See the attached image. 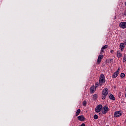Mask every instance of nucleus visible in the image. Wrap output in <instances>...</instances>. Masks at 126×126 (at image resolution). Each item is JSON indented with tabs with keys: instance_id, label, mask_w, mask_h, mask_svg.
Returning a JSON list of instances; mask_svg holds the SVG:
<instances>
[{
	"instance_id": "nucleus-1",
	"label": "nucleus",
	"mask_w": 126,
	"mask_h": 126,
	"mask_svg": "<svg viewBox=\"0 0 126 126\" xmlns=\"http://www.w3.org/2000/svg\"><path fill=\"white\" fill-rule=\"evenodd\" d=\"M108 93H109V91L108 90V89L105 88L103 90L102 96V100H104V99H105L106 96H107V95H108Z\"/></svg>"
},
{
	"instance_id": "nucleus-2",
	"label": "nucleus",
	"mask_w": 126,
	"mask_h": 126,
	"mask_svg": "<svg viewBox=\"0 0 126 126\" xmlns=\"http://www.w3.org/2000/svg\"><path fill=\"white\" fill-rule=\"evenodd\" d=\"M105 76L104 75H101L99 78V84L102 85L103 83H105Z\"/></svg>"
},
{
	"instance_id": "nucleus-3",
	"label": "nucleus",
	"mask_w": 126,
	"mask_h": 126,
	"mask_svg": "<svg viewBox=\"0 0 126 126\" xmlns=\"http://www.w3.org/2000/svg\"><path fill=\"white\" fill-rule=\"evenodd\" d=\"M123 115V112L122 111H116L114 113V117L115 118H120L121 116Z\"/></svg>"
},
{
	"instance_id": "nucleus-4",
	"label": "nucleus",
	"mask_w": 126,
	"mask_h": 126,
	"mask_svg": "<svg viewBox=\"0 0 126 126\" xmlns=\"http://www.w3.org/2000/svg\"><path fill=\"white\" fill-rule=\"evenodd\" d=\"M102 108H103V106H102V105H101V104L98 105L95 108V112H96V113H99V112H100L102 110Z\"/></svg>"
},
{
	"instance_id": "nucleus-5",
	"label": "nucleus",
	"mask_w": 126,
	"mask_h": 126,
	"mask_svg": "<svg viewBox=\"0 0 126 126\" xmlns=\"http://www.w3.org/2000/svg\"><path fill=\"white\" fill-rule=\"evenodd\" d=\"M101 111L103 114H107V112L109 111V107L105 105L103 107Z\"/></svg>"
},
{
	"instance_id": "nucleus-6",
	"label": "nucleus",
	"mask_w": 126,
	"mask_h": 126,
	"mask_svg": "<svg viewBox=\"0 0 126 126\" xmlns=\"http://www.w3.org/2000/svg\"><path fill=\"white\" fill-rule=\"evenodd\" d=\"M120 70H121V69L119 68L118 69L116 72H114L113 74L112 75V77L113 78H116L119 75V73H120Z\"/></svg>"
},
{
	"instance_id": "nucleus-7",
	"label": "nucleus",
	"mask_w": 126,
	"mask_h": 126,
	"mask_svg": "<svg viewBox=\"0 0 126 126\" xmlns=\"http://www.w3.org/2000/svg\"><path fill=\"white\" fill-rule=\"evenodd\" d=\"M120 27H121V28H123V29H125V28H126V22H121L119 24Z\"/></svg>"
},
{
	"instance_id": "nucleus-8",
	"label": "nucleus",
	"mask_w": 126,
	"mask_h": 126,
	"mask_svg": "<svg viewBox=\"0 0 126 126\" xmlns=\"http://www.w3.org/2000/svg\"><path fill=\"white\" fill-rule=\"evenodd\" d=\"M104 58V55H100L98 56L97 63H101V61H102V59Z\"/></svg>"
},
{
	"instance_id": "nucleus-9",
	"label": "nucleus",
	"mask_w": 126,
	"mask_h": 126,
	"mask_svg": "<svg viewBox=\"0 0 126 126\" xmlns=\"http://www.w3.org/2000/svg\"><path fill=\"white\" fill-rule=\"evenodd\" d=\"M107 48H108V45H104L103 47H102L101 50L100 51V54H103V53H104V52H105V49H107Z\"/></svg>"
},
{
	"instance_id": "nucleus-10",
	"label": "nucleus",
	"mask_w": 126,
	"mask_h": 126,
	"mask_svg": "<svg viewBox=\"0 0 126 126\" xmlns=\"http://www.w3.org/2000/svg\"><path fill=\"white\" fill-rule=\"evenodd\" d=\"M96 91V88L94 86H92V87L90 88V92L91 93H94L95 91Z\"/></svg>"
},
{
	"instance_id": "nucleus-11",
	"label": "nucleus",
	"mask_w": 126,
	"mask_h": 126,
	"mask_svg": "<svg viewBox=\"0 0 126 126\" xmlns=\"http://www.w3.org/2000/svg\"><path fill=\"white\" fill-rule=\"evenodd\" d=\"M78 120H79V121H84V120H85V118H84V116L81 115L78 117Z\"/></svg>"
},
{
	"instance_id": "nucleus-12",
	"label": "nucleus",
	"mask_w": 126,
	"mask_h": 126,
	"mask_svg": "<svg viewBox=\"0 0 126 126\" xmlns=\"http://www.w3.org/2000/svg\"><path fill=\"white\" fill-rule=\"evenodd\" d=\"M120 48L121 49V51L123 52V50H124V48H125V44L121 43L120 45Z\"/></svg>"
},
{
	"instance_id": "nucleus-13",
	"label": "nucleus",
	"mask_w": 126,
	"mask_h": 126,
	"mask_svg": "<svg viewBox=\"0 0 126 126\" xmlns=\"http://www.w3.org/2000/svg\"><path fill=\"white\" fill-rule=\"evenodd\" d=\"M117 57L118 58H122V53L120 51H117Z\"/></svg>"
},
{
	"instance_id": "nucleus-14",
	"label": "nucleus",
	"mask_w": 126,
	"mask_h": 126,
	"mask_svg": "<svg viewBox=\"0 0 126 126\" xmlns=\"http://www.w3.org/2000/svg\"><path fill=\"white\" fill-rule=\"evenodd\" d=\"M109 98L111 100H115V97L113 95V94H111L110 95H109Z\"/></svg>"
},
{
	"instance_id": "nucleus-15",
	"label": "nucleus",
	"mask_w": 126,
	"mask_h": 126,
	"mask_svg": "<svg viewBox=\"0 0 126 126\" xmlns=\"http://www.w3.org/2000/svg\"><path fill=\"white\" fill-rule=\"evenodd\" d=\"M80 114V109H79L77 110V112H76V116H78Z\"/></svg>"
},
{
	"instance_id": "nucleus-16",
	"label": "nucleus",
	"mask_w": 126,
	"mask_h": 126,
	"mask_svg": "<svg viewBox=\"0 0 126 126\" xmlns=\"http://www.w3.org/2000/svg\"><path fill=\"white\" fill-rule=\"evenodd\" d=\"M94 120H97L98 119V115H94Z\"/></svg>"
},
{
	"instance_id": "nucleus-17",
	"label": "nucleus",
	"mask_w": 126,
	"mask_h": 126,
	"mask_svg": "<svg viewBox=\"0 0 126 126\" xmlns=\"http://www.w3.org/2000/svg\"><path fill=\"white\" fill-rule=\"evenodd\" d=\"M86 104H87L86 101H84L83 102V106L85 107V106H86Z\"/></svg>"
},
{
	"instance_id": "nucleus-18",
	"label": "nucleus",
	"mask_w": 126,
	"mask_h": 126,
	"mask_svg": "<svg viewBox=\"0 0 126 126\" xmlns=\"http://www.w3.org/2000/svg\"><path fill=\"white\" fill-rule=\"evenodd\" d=\"M125 73H122L121 74V77L123 78V77H125Z\"/></svg>"
},
{
	"instance_id": "nucleus-19",
	"label": "nucleus",
	"mask_w": 126,
	"mask_h": 126,
	"mask_svg": "<svg viewBox=\"0 0 126 126\" xmlns=\"http://www.w3.org/2000/svg\"><path fill=\"white\" fill-rule=\"evenodd\" d=\"M123 62L125 63V62H126V56L125 55L124 58H123Z\"/></svg>"
},
{
	"instance_id": "nucleus-20",
	"label": "nucleus",
	"mask_w": 126,
	"mask_h": 126,
	"mask_svg": "<svg viewBox=\"0 0 126 126\" xmlns=\"http://www.w3.org/2000/svg\"><path fill=\"white\" fill-rule=\"evenodd\" d=\"M93 98H94V99H96V98H97V94H94L93 95Z\"/></svg>"
},
{
	"instance_id": "nucleus-21",
	"label": "nucleus",
	"mask_w": 126,
	"mask_h": 126,
	"mask_svg": "<svg viewBox=\"0 0 126 126\" xmlns=\"http://www.w3.org/2000/svg\"><path fill=\"white\" fill-rule=\"evenodd\" d=\"M98 86H99L98 83H96L95 84V88L98 87Z\"/></svg>"
},
{
	"instance_id": "nucleus-22",
	"label": "nucleus",
	"mask_w": 126,
	"mask_h": 126,
	"mask_svg": "<svg viewBox=\"0 0 126 126\" xmlns=\"http://www.w3.org/2000/svg\"><path fill=\"white\" fill-rule=\"evenodd\" d=\"M110 53H114V50H111L110 51Z\"/></svg>"
}]
</instances>
